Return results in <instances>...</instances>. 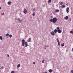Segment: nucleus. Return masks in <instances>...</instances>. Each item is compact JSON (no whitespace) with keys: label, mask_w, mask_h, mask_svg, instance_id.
<instances>
[{"label":"nucleus","mask_w":73,"mask_h":73,"mask_svg":"<svg viewBox=\"0 0 73 73\" xmlns=\"http://www.w3.org/2000/svg\"><path fill=\"white\" fill-rule=\"evenodd\" d=\"M22 45L23 46H25V47H27L28 46V43L27 42H25V40L24 39H23L22 40Z\"/></svg>","instance_id":"1"},{"label":"nucleus","mask_w":73,"mask_h":73,"mask_svg":"<svg viewBox=\"0 0 73 73\" xmlns=\"http://www.w3.org/2000/svg\"><path fill=\"white\" fill-rule=\"evenodd\" d=\"M57 18H53V23H56V22H57Z\"/></svg>","instance_id":"2"},{"label":"nucleus","mask_w":73,"mask_h":73,"mask_svg":"<svg viewBox=\"0 0 73 73\" xmlns=\"http://www.w3.org/2000/svg\"><path fill=\"white\" fill-rule=\"evenodd\" d=\"M23 12L25 14L27 13V9H24Z\"/></svg>","instance_id":"3"},{"label":"nucleus","mask_w":73,"mask_h":73,"mask_svg":"<svg viewBox=\"0 0 73 73\" xmlns=\"http://www.w3.org/2000/svg\"><path fill=\"white\" fill-rule=\"evenodd\" d=\"M31 38H29L27 40V42H31Z\"/></svg>","instance_id":"4"},{"label":"nucleus","mask_w":73,"mask_h":73,"mask_svg":"<svg viewBox=\"0 0 73 73\" xmlns=\"http://www.w3.org/2000/svg\"><path fill=\"white\" fill-rule=\"evenodd\" d=\"M69 7H68L66 9V12L67 13H69Z\"/></svg>","instance_id":"5"},{"label":"nucleus","mask_w":73,"mask_h":73,"mask_svg":"<svg viewBox=\"0 0 73 73\" xmlns=\"http://www.w3.org/2000/svg\"><path fill=\"white\" fill-rule=\"evenodd\" d=\"M51 33L52 35L53 36H54V35L55 34H54V33L53 32V31H52L51 32Z\"/></svg>","instance_id":"6"},{"label":"nucleus","mask_w":73,"mask_h":73,"mask_svg":"<svg viewBox=\"0 0 73 73\" xmlns=\"http://www.w3.org/2000/svg\"><path fill=\"white\" fill-rule=\"evenodd\" d=\"M58 43V45L59 46L60 45V42H59V40H58V39L57 38V39Z\"/></svg>","instance_id":"7"},{"label":"nucleus","mask_w":73,"mask_h":73,"mask_svg":"<svg viewBox=\"0 0 73 73\" xmlns=\"http://www.w3.org/2000/svg\"><path fill=\"white\" fill-rule=\"evenodd\" d=\"M18 21L19 23H21V22H22V21L21 20H20V18H18Z\"/></svg>","instance_id":"8"},{"label":"nucleus","mask_w":73,"mask_h":73,"mask_svg":"<svg viewBox=\"0 0 73 73\" xmlns=\"http://www.w3.org/2000/svg\"><path fill=\"white\" fill-rule=\"evenodd\" d=\"M68 18H69V17H68V16H66L65 17L64 19L65 20H68Z\"/></svg>","instance_id":"9"},{"label":"nucleus","mask_w":73,"mask_h":73,"mask_svg":"<svg viewBox=\"0 0 73 73\" xmlns=\"http://www.w3.org/2000/svg\"><path fill=\"white\" fill-rule=\"evenodd\" d=\"M58 32V33H61L62 32V31L61 30H58L57 31Z\"/></svg>","instance_id":"10"},{"label":"nucleus","mask_w":73,"mask_h":73,"mask_svg":"<svg viewBox=\"0 0 73 73\" xmlns=\"http://www.w3.org/2000/svg\"><path fill=\"white\" fill-rule=\"evenodd\" d=\"M48 71L50 73H52V72H53V70L51 69L49 70Z\"/></svg>","instance_id":"11"},{"label":"nucleus","mask_w":73,"mask_h":73,"mask_svg":"<svg viewBox=\"0 0 73 73\" xmlns=\"http://www.w3.org/2000/svg\"><path fill=\"white\" fill-rule=\"evenodd\" d=\"M12 3V2H11V1H9L7 3V4L9 5H11V4Z\"/></svg>","instance_id":"12"},{"label":"nucleus","mask_w":73,"mask_h":73,"mask_svg":"<svg viewBox=\"0 0 73 73\" xmlns=\"http://www.w3.org/2000/svg\"><path fill=\"white\" fill-rule=\"evenodd\" d=\"M5 36L6 37H8L9 36V34L8 33H7L5 35Z\"/></svg>","instance_id":"13"},{"label":"nucleus","mask_w":73,"mask_h":73,"mask_svg":"<svg viewBox=\"0 0 73 73\" xmlns=\"http://www.w3.org/2000/svg\"><path fill=\"white\" fill-rule=\"evenodd\" d=\"M57 30L56 29H55L54 30V32L55 33H57Z\"/></svg>","instance_id":"14"},{"label":"nucleus","mask_w":73,"mask_h":73,"mask_svg":"<svg viewBox=\"0 0 73 73\" xmlns=\"http://www.w3.org/2000/svg\"><path fill=\"white\" fill-rule=\"evenodd\" d=\"M65 7V5H62L61 7L62 8H64Z\"/></svg>","instance_id":"15"},{"label":"nucleus","mask_w":73,"mask_h":73,"mask_svg":"<svg viewBox=\"0 0 73 73\" xmlns=\"http://www.w3.org/2000/svg\"><path fill=\"white\" fill-rule=\"evenodd\" d=\"M64 46V43H62L61 44V46H62V47H63Z\"/></svg>","instance_id":"16"},{"label":"nucleus","mask_w":73,"mask_h":73,"mask_svg":"<svg viewBox=\"0 0 73 73\" xmlns=\"http://www.w3.org/2000/svg\"><path fill=\"white\" fill-rule=\"evenodd\" d=\"M50 21L51 22H53V19H50Z\"/></svg>","instance_id":"17"},{"label":"nucleus","mask_w":73,"mask_h":73,"mask_svg":"<svg viewBox=\"0 0 73 73\" xmlns=\"http://www.w3.org/2000/svg\"><path fill=\"white\" fill-rule=\"evenodd\" d=\"M60 11V10H56L55 11V12H59Z\"/></svg>","instance_id":"18"},{"label":"nucleus","mask_w":73,"mask_h":73,"mask_svg":"<svg viewBox=\"0 0 73 73\" xmlns=\"http://www.w3.org/2000/svg\"><path fill=\"white\" fill-rule=\"evenodd\" d=\"M35 13H33L32 14V16H35Z\"/></svg>","instance_id":"19"},{"label":"nucleus","mask_w":73,"mask_h":73,"mask_svg":"<svg viewBox=\"0 0 73 73\" xmlns=\"http://www.w3.org/2000/svg\"><path fill=\"white\" fill-rule=\"evenodd\" d=\"M3 39V38H2V36H0V40H2Z\"/></svg>","instance_id":"20"},{"label":"nucleus","mask_w":73,"mask_h":73,"mask_svg":"<svg viewBox=\"0 0 73 73\" xmlns=\"http://www.w3.org/2000/svg\"><path fill=\"white\" fill-rule=\"evenodd\" d=\"M57 31H58V30H60V27H57Z\"/></svg>","instance_id":"21"},{"label":"nucleus","mask_w":73,"mask_h":73,"mask_svg":"<svg viewBox=\"0 0 73 73\" xmlns=\"http://www.w3.org/2000/svg\"><path fill=\"white\" fill-rule=\"evenodd\" d=\"M17 67L18 68H19V67H20V64H19L18 65H17Z\"/></svg>","instance_id":"22"},{"label":"nucleus","mask_w":73,"mask_h":73,"mask_svg":"<svg viewBox=\"0 0 73 73\" xmlns=\"http://www.w3.org/2000/svg\"><path fill=\"white\" fill-rule=\"evenodd\" d=\"M52 1L51 0H49L48 1V3H50V2H51Z\"/></svg>","instance_id":"23"},{"label":"nucleus","mask_w":73,"mask_h":73,"mask_svg":"<svg viewBox=\"0 0 73 73\" xmlns=\"http://www.w3.org/2000/svg\"><path fill=\"white\" fill-rule=\"evenodd\" d=\"M11 73H15V71H12L11 72Z\"/></svg>","instance_id":"24"},{"label":"nucleus","mask_w":73,"mask_h":73,"mask_svg":"<svg viewBox=\"0 0 73 73\" xmlns=\"http://www.w3.org/2000/svg\"><path fill=\"white\" fill-rule=\"evenodd\" d=\"M45 61V60H43L42 61V63H44V62Z\"/></svg>","instance_id":"25"},{"label":"nucleus","mask_w":73,"mask_h":73,"mask_svg":"<svg viewBox=\"0 0 73 73\" xmlns=\"http://www.w3.org/2000/svg\"><path fill=\"white\" fill-rule=\"evenodd\" d=\"M12 36L11 35H9V37H10V38H11V37H12Z\"/></svg>","instance_id":"26"},{"label":"nucleus","mask_w":73,"mask_h":73,"mask_svg":"<svg viewBox=\"0 0 73 73\" xmlns=\"http://www.w3.org/2000/svg\"><path fill=\"white\" fill-rule=\"evenodd\" d=\"M4 15V13H2V14H1V15Z\"/></svg>","instance_id":"27"},{"label":"nucleus","mask_w":73,"mask_h":73,"mask_svg":"<svg viewBox=\"0 0 73 73\" xmlns=\"http://www.w3.org/2000/svg\"><path fill=\"white\" fill-rule=\"evenodd\" d=\"M70 32L71 33H73V31H70Z\"/></svg>","instance_id":"28"},{"label":"nucleus","mask_w":73,"mask_h":73,"mask_svg":"<svg viewBox=\"0 0 73 73\" xmlns=\"http://www.w3.org/2000/svg\"><path fill=\"white\" fill-rule=\"evenodd\" d=\"M62 4H63V2H61L60 3V5H62Z\"/></svg>","instance_id":"29"},{"label":"nucleus","mask_w":73,"mask_h":73,"mask_svg":"<svg viewBox=\"0 0 73 73\" xmlns=\"http://www.w3.org/2000/svg\"><path fill=\"white\" fill-rule=\"evenodd\" d=\"M71 73H73V70H72L71 71Z\"/></svg>","instance_id":"30"},{"label":"nucleus","mask_w":73,"mask_h":73,"mask_svg":"<svg viewBox=\"0 0 73 73\" xmlns=\"http://www.w3.org/2000/svg\"><path fill=\"white\" fill-rule=\"evenodd\" d=\"M1 69H4V67L2 66L1 68Z\"/></svg>","instance_id":"31"},{"label":"nucleus","mask_w":73,"mask_h":73,"mask_svg":"<svg viewBox=\"0 0 73 73\" xmlns=\"http://www.w3.org/2000/svg\"><path fill=\"white\" fill-rule=\"evenodd\" d=\"M43 73H48L47 71H45V72H44Z\"/></svg>","instance_id":"32"},{"label":"nucleus","mask_w":73,"mask_h":73,"mask_svg":"<svg viewBox=\"0 0 73 73\" xmlns=\"http://www.w3.org/2000/svg\"><path fill=\"white\" fill-rule=\"evenodd\" d=\"M7 57H9V55L8 54L7 55Z\"/></svg>","instance_id":"33"},{"label":"nucleus","mask_w":73,"mask_h":73,"mask_svg":"<svg viewBox=\"0 0 73 73\" xmlns=\"http://www.w3.org/2000/svg\"><path fill=\"white\" fill-rule=\"evenodd\" d=\"M46 47H47V46H45V49H46Z\"/></svg>","instance_id":"34"},{"label":"nucleus","mask_w":73,"mask_h":73,"mask_svg":"<svg viewBox=\"0 0 73 73\" xmlns=\"http://www.w3.org/2000/svg\"><path fill=\"white\" fill-rule=\"evenodd\" d=\"M33 64H35V62H33Z\"/></svg>","instance_id":"35"},{"label":"nucleus","mask_w":73,"mask_h":73,"mask_svg":"<svg viewBox=\"0 0 73 73\" xmlns=\"http://www.w3.org/2000/svg\"><path fill=\"white\" fill-rule=\"evenodd\" d=\"M72 52H73V48L72 49Z\"/></svg>","instance_id":"36"},{"label":"nucleus","mask_w":73,"mask_h":73,"mask_svg":"<svg viewBox=\"0 0 73 73\" xmlns=\"http://www.w3.org/2000/svg\"><path fill=\"white\" fill-rule=\"evenodd\" d=\"M33 11H34V10H35V9H33Z\"/></svg>","instance_id":"37"},{"label":"nucleus","mask_w":73,"mask_h":73,"mask_svg":"<svg viewBox=\"0 0 73 73\" xmlns=\"http://www.w3.org/2000/svg\"><path fill=\"white\" fill-rule=\"evenodd\" d=\"M1 9V7H0V9Z\"/></svg>","instance_id":"38"},{"label":"nucleus","mask_w":73,"mask_h":73,"mask_svg":"<svg viewBox=\"0 0 73 73\" xmlns=\"http://www.w3.org/2000/svg\"><path fill=\"white\" fill-rule=\"evenodd\" d=\"M71 20V19H70V20Z\"/></svg>","instance_id":"39"}]
</instances>
